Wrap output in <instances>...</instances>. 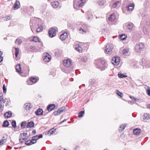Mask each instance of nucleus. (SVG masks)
<instances>
[{
  "label": "nucleus",
  "instance_id": "nucleus-52",
  "mask_svg": "<svg viewBox=\"0 0 150 150\" xmlns=\"http://www.w3.org/2000/svg\"><path fill=\"white\" fill-rule=\"evenodd\" d=\"M30 12L32 13L33 12L34 10L33 7L32 6H30Z\"/></svg>",
  "mask_w": 150,
  "mask_h": 150
},
{
  "label": "nucleus",
  "instance_id": "nucleus-60",
  "mask_svg": "<svg viewBox=\"0 0 150 150\" xmlns=\"http://www.w3.org/2000/svg\"><path fill=\"white\" fill-rule=\"evenodd\" d=\"M138 100H139V99L136 98H135V99L134 100V101L135 102H137V101H138Z\"/></svg>",
  "mask_w": 150,
  "mask_h": 150
},
{
  "label": "nucleus",
  "instance_id": "nucleus-55",
  "mask_svg": "<svg viewBox=\"0 0 150 150\" xmlns=\"http://www.w3.org/2000/svg\"><path fill=\"white\" fill-rule=\"evenodd\" d=\"M8 100L7 99H5L4 100V103H5L6 105L8 104Z\"/></svg>",
  "mask_w": 150,
  "mask_h": 150
},
{
  "label": "nucleus",
  "instance_id": "nucleus-30",
  "mask_svg": "<svg viewBox=\"0 0 150 150\" xmlns=\"http://www.w3.org/2000/svg\"><path fill=\"white\" fill-rule=\"evenodd\" d=\"M123 54L125 55H128L129 54V49L126 48L123 50Z\"/></svg>",
  "mask_w": 150,
  "mask_h": 150
},
{
  "label": "nucleus",
  "instance_id": "nucleus-13",
  "mask_svg": "<svg viewBox=\"0 0 150 150\" xmlns=\"http://www.w3.org/2000/svg\"><path fill=\"white\" fill-rule=\"evenodd\" d=\"M142 64L146 66V67H150V63L149 61H145L144 59H142Z\"/></svg>",
  "mask_w": 150,
  "mask_h": 150
},
{
  "label": "nucleus",
  "instance_id": "nucleus-64",
  "mask_svg": "<svg viewBox=\"0 0 150 150\" xmlns=\"http://www.w3.org/2000/svg\"><path fill=\"white\" fill-rule=\"evenodd\" d=\"M7 136L6 135H5V136H4L3 137V138L4 139H6V137L7 138Z\"/></svg>",
  "mask_w": 150,
  "mask_h": 150
},
{
  "label": "nucleus",
  "instance_id": "nucleus-35",
  "mask_svg": "<svg viewBox=\"0 0 150 150\" xmlns=\"http://www.w3.org/2000/svg\"><path fill=\"white\" fill-rule=\"evenodd\" d=\"M55 129H51L47 132L48 134H50V135L53 134V133L55 132Z\"/></svg>",
  "mask_w": 150,
  "mask_h": 150
},
{
  "label": "nucleus",
  "instance_id": "nucleus-32",
  "mask_svg": "<svg viewBox=\"0 0 150 150\" xmlns=\"http://www.w3.org/2000/svg\"><path fill=\"white\" fill-rule=\"evenodd\" d=\"M118 77L120 78H122L127 77V76L124 75V74H122L120 72L118 73Z\"/></svg>",
  "mask_w": 150,
  "mask_h": 150
},
{
  "label": "nucleus",
  "instance_id": "nucleus-8",
  "mask_svg": "<svg viewBox=\"0 0 150 150\" xmlns=\"http://www.w3.org/2000/svg\"><path fill=\"white\" fill-rule=\"evenodd\" d=\"M51 58V56L47 53L44 54L43 59L44 62H50Z\"/></svg>",
  "mask_w": 150,
  "mask_h": 150
},
{
  "label": "nucleus",
  "instance_id": "nucleus-33",
  "mask_svg": "<svg viewBox=\"0 0 150 150\" xmlns=\"http://www.w3.org/2000/svg\"><path fill=\"white\" fill-rule=\"evenodd\" d=\"M75 49L76 50L81 52L82 50V49L79 45H76Z\"/></svg>",
  "mask_w": 150,
  "mask_h": 150
},
{
  "label": "nucleus",
  "instance_id": "nucleus-23",
  "mask_svg": "<svg viewBox=\"0 0 150 150\" xmlns=\"http://www.w3.org/2000/svg\"><path fill=\"white\" fill-rule=\"evenodd\" d=\"M133 24L131 23H128L126 25L127 28L129 30H132L133 28Z\"/></svg>",
  "mask_w": 150,
  "mask_h": 150
},
{
  "label": "nucleus",
  "instance_id": "nucleus-57",
  "mask_svg": "<svg viewBox=\"0 0 150 150\" xmlns=\"http://www.w3.org/2000/svg\"><path fill=\"white\" fill-rule=\"evenodd\" d=\"M3 60V57H2L0 56V63Z\"/></svg>",
  "mask_w": 150,
  "mask_h": 150
},
{
  "label": "nucleus",
  "instance_id": "nucleus-2",
  "mask_svg": "<svg viewBox=\"0 0 150 150\" xmlns=\"http://www.w3.org/2000/svg\"><path fill=\"white\" fill-rule=\"evenodd\" d=\"M98 68L101 70L105 69L106 68V64L105 61L103 59H100L99 63L97 65Z\"/></svg>",
  "mask_w": 150,
  "mask_h": 150
},
{
  "label": "nucleus",
  "instance_id": "nucleus-15",
  "mask_svg": "<svg viewBox=\"0 0 150 150\" xmlns=\"http://www.w3.org/2000/svg\"><path fill=\"white\" fill-rule=\"evenodd\" d=\"M55 107V106L54 105L50 104L47 107V109L50 112L53 110Z\"/></svg>",
  "mask_w": 150,
  "mask_h": 150
},
{
  "label": "nucleus",
  "instance_id": "nucleus-7",
  "mask_svg": "<svg viewBox=\"0 0 150 150\" xmlns=\"http://www.w3.org/2000/svg\"><path fill=\"white\" fill-rule=\"evenodd\" d=\"M66 111L65 107H63L58 109L57 111H54V114L55 116L58 115Z\"/></svg>",
  "mask_w": 150,
  "mask_h": 150
},
{
  "label": "nucleus",
  "instance_id": "nucleus-62",
  "mask_svg": "<svg viewBox=\"0 0 150 150\" xmlns=\"http://www.w3.org/2000/svg\"><path fill=\"white\" fill-rule=\"evenodd\" d=\"M79 147L78 146H77L76 147H75V149L76 150H77L79 149Z\"/></svg>",
  "mask_w": 150,
  "mask_h": 150
},
{
  "label": "nucleus",
  "instance_id": "nucleus-14",
  "mask_svg": "<svg viewBox=\"0 0 150 150\" xmlns=\"http://www.w3.org/2000/svg\"><path fill=\"white\" fill-rule=\"evenodd\" d=\"M51 4L52 7L55 8H57L59 7V4L57 1H54L52 2Z\"/></svg>",
  "mask_w": 150,
  "mask_h": 150
},
{
  "label": "nucleus",
  "instance_id": "nucleus-11",
  "mask_svg": "<svg viewBox=\"0 0 150 150\" xmlns=\"http://www.w3.org/2000/svg\"><path fill=\"white\" fill-rule=\"evenodd\" d=\"M63 64L64 66L66 67H69L71 65V61L70 59H67L63 61Z\"/></svg>",
  "mask_w": 150,
  "mask_h": 150
},
{
  "label": "nucleus",
  "instance_id": "nucleus-54",
  "mask_svg": "<svg viewBox=\"0 0 150 150\" xmlns=\"http://www.w3.org/2000/svg\"><path fill=\"white\" fill-rule=\"evenodd\" d=\"M11 16H7V17L6 19V21H7L8 20H9L11 19Z\"/></svg>",
  "mask_w": 150,
  "mask_h": 150
},
{
  "label": "nucleus",
  "instance_id": "nucleus-63",
  "mask_svg": "<svg viewBox=\"0 0 150 150\" xmlns=\"http://www.w3.org/2000/svg\"><path fill=\"white\" fill-rule=\"evenodd\" d=\"M66 120L65 119L64 120H63L60 123V124H62V123H63L65 121H66Z\"/></svg>",
  "mask_w": 150,
  "mask_h": 150
},
{
  "label": "nucleus",
  "instance_id": "nucleus-48",
  "mask_svg": "<svg viewBox=\"0 0 150 150\" xmlns=\"http://www.w3.org/2000/svg\"><path fill=\"white\" fill-rule=\"evenodd\" d=\"M3 93H6V88L5 85V84H4L3 85Z\"/></svg>",
  "mask_w": 150,
  "mask_h": 150
},
{
  "label": "nucleus",
  "instance_id": "nucleus-6",
  "mask_svg": "<svg viewBox=\"0 0 150 150\" xmlns=\"http://www.w3.org/2000/svg\"><path fill=\"white\" fill-rule=\"evenodd\" d=\"M57 31L56 29L55 28H51L49 31L48 33L50 37L52 38L56 35Z\"/></svg>",
  "mask_w": 150,
  "mask_h": 150
},
{
  "label": "nucleus",
  "instance_id": "nucleus-18",
  "mask_svg": "<svg viewBox=\"0 0 150 150\" xmlns=\"http://www.w3.org/2000/svg\"><path fill=\"white\" fill-rule=\"evenodd\" d=\"M21 65L20 64H18L16 66V71L18 74H20L21 73Z\"/></svg>",
  "mask_w": 150,
  "mask_h": 150
},
{
  "label": "nucleus",
  "instance_id": "nucleus-22",
  "mask_svg": "<svg viewBox=\"0 0 150 150\" xmlns=\"http://www.w3.org/2000/svg\"><path fill=\"white\" fill-rule=\"evenodd\" d=\"M38 80V78H35L34 77H32L30 78V82H32L34 83L37 82Z\"/></svg>",
  "mask_w": 150,
  "mask_h": 150
},
{
  "label": "nucleus",
  "instance_id": "nucleus-61",
  "mask_svg": "<svg viewBox=\"0 0 150 150\" xmlns=\"http://www.w3.org/2000/svg\"><path fill=\"white\" fill-rule=\"evenodd\" d=\"M147 108H148L150 109V104H149L147 105Z\"/></svg>",
  "mask_w": 150,
  "mask_h": 150
},
{
  "label": "nucleus",
  "instance_id": "nucleus-16",
  "mask_svg": "<svg viewBox=\"0 0 150 150\" xmlns=\"http://www.w3.org/2000/svg\"><path fill=\"white\" fill-rule=\"evenodd\" d=\"M20 7V2L18 1H16V2L15 3L14 6V9L16 10L18 9Z\"/></svg>",
  "mask_w": 150,
  "mask_h": 150
},
{
  "label": "nucleus",
  "instance_id": "nucleus-28",
  "mask_svg": "<svg viewBox=\"0 0 150 150\" xmlns=\"http://www.w3.org/2000/svg\"><path fill=\"white\" fill-rule=\"evenodd\" d=\"M29 40L30 41H34L35 42H39V38L38 37H34L33 39H30Z\"/></svg>",
  "mask_w": 150,
  "mask_h": 150
},
{
  "label": "nucleus",
  "instance_id": "nucleus-47",
  "mask_svg": "<svg viewBox=\"0 0 150 150\" xmlns=\"http://www.w3.org/2000/svg\"><path fill=\"white\" fill-rule=\"evenodd\" d=\"M126 36L124 35H122L120 36V38L122 40H124L126 39Z\"/></svg>",
  "mask_w": 150,
  "mask_h": 150
},
{
  "label": "nucleus",
  "instance_id": "nucleus-49",
  "mask_svg": "<svg viewBox=\"0 0 150 150\" xmlns=\"http://www.w3.org/2000/svg\"><path fill=\"white\" fill-rule=\"evenodd\" d=\"M81 60L82 62H86L87 61V59L86 57H83L82 58Z\"/></svg>",
  "mask_w": 150,
  "mask_h": 150
},
{
  "label": "nucleus",
  "instance_id": "nucleus-29",
  "mask_svg": "<svg viewBox=\"0 0 150 150\" xmlns=\"http://www.w3.org/2000/svg\"><path fill=\"white\" fill-rule=\"evenodd\" d=\"M43 30V27L42 25H38V28L37 29V32H42Z\"/></svg>",
  "mask_w": 150,
  "mask_h": 150
},
{
  "label": "nucleus",
  "instance_id": "nucleus-17",
  "mask_svg": "<svg viewBox=\"0 0 150 150\" xmlns=\"http://www.w3.org/2000/svg\"><path fill=\"white\" fill-rule=\"evenodd\" d=\"M67 37V32H64L62 34L60 37V39L62 40H64Z\"/></svg>",
  "mask_w": 150,
  "mask_h": 150
},
{
  "label": "nucleus",
  "instance_id": "nucleus-38",
  "mask_svg": "<svg viewBox=\"0 0 150 150\" xmlns=\"http://www.w3.org/2000/svg\"><path fill=\"white\" fill-rule=\"evenodd\" d=\"M15 43L18 45H20L22 42V40L19 38H17L15 41Z\"/></svg>",
  "mask_w": 150,
  "mask_h": 150
},
{
  "label": "nucleus",
  "instance_id": "nucleus-41",
  "mask_svg": "<svg viewBox=\"0 0 150 150\" xmlns=\"http://www.w3.org/2000/svg\"><path fill=\"white\" fill-rule=\"evenodd\" d=\"M26 126V123L25 122H23L21 124V127L23 128H24ZM27 127H28V124L27 125Z\"/></svg>",
  "mask_w": 150,
  "mask_h": 150
},
{
  "label": "nucleus",
  "instance_id": "nucleus-42",
  "mask_svg": "<svg viewBox=\"0 0 150 150\" xmlns=\"http://www.w3.org/2000/svg\"><path fill=\"white\" fill-rule=\"evenodd\" d=\"M7 138L6 137V139H2L0 140V145L3 144L4 143H5L6 141V139Z\"/></svg>",
  "mask_w": 150,
  "mask_h": 150
},
{
  "label": "nucleus",
  "instance_id": "nucleus-20",
  "mask_svg": "<svg viewBox=\"0 0 150 150\" xmlns=\"http://www.w3.org/2000/svg\"><path fill=\"white\" fill-rule=\"evenodd\" d=\"M43 112V110L40 108L38 109L35 112V114L38 116L42 115Z\"/></svg>",
  "mask_w": 150,
  "mask_h": 150
},
{
  "label": "nucleus",
  "instance_id": "nucleus-10",
  "mask_svg": "<svg viewBox=\"0 0 150 150\" xmlns=\"http://www.w3.org/2000/svg\"><path fill=\"white\" fill-rule=\"evenodd\" d=\"M21 138H20L19 141L20 142H22L23 141H25L28 139L27 132L23 133L21 134Z\"/></svg>",
  "mask_w": 150,
  "mask_h": 150
},
{
  "label": "nucleus",
  "instance_id": "nucleus-37",
  "mask_svg": "<svg viewBox=\"0 0 150 150\" xmlns=\"http://www.w3.org/2000/svg\"><path fill=\"white\" fill-rule=\"evenodd\" d=\"M84 113V112L83 111H81L80 112L78 113V117H81L83 116Z\"/></svg>",
  "mask_w": 150,
  "mask_h": 150
},
{
  "label": "nucleus",
  "instance_id": "nucleus-51",
  "mask_svg": "<svg viewBox=\"0 0 150 150\" xmlns=\"http://www.w3.org/2000/svg\"><path fill=\"white\" fill-rule=\"evenodd\" d=\"M3 98L2 93H0V101H2L3 100Z\"/></svg>",
  "mask_w": 150,
  "mask_h": 150
},
{
  "label": "nucleus",
  "instance_id": "nucleus-4",
  "mask_svg": "<svg viewBox=\"0 0 150 150\" xmlns=\"http://www.w3.org/2000/svg\"><path fill=\"white\" fill-rule=\"evenodd\" d=\"M144 45L142 43H140L137 45L135 47V50L136 52L140 53L144 48Z\"/></svg>",
  "mask_w": 150,
  "mask_h": 150
},
{
  "label": "nucleus",
  "instance_id": "nucleus-36",
  "mask_svg": "<svg viewBox=\"0 0 150 150\" xmlns=\"http://www.w3.org/2000/svg\"><path fill=\"white\" fill-rule=\"evenodd\" d=\"M145 88L146 91L147 93L149 96H150V88L148 86L145 87Z\"/></svg>",
  "mask_w": 150,
  "mask_h": 150
},
{
  "label": "nucleus",
  "instance_id": "nucleus-12",
  "mask_svg": "<svg viewBox=\"0 0 150 150\" xmlns=\"http://www.w3.org/2000/svg\"><path fill=\"white\" fill-rule=\"evenodd\" d=\"M126 8L127 11H131L134 9V5L133 4H130L127 6Z\"/></svg>",
  "mask_w": 150,
  "mask_h": 150
},
{
  "label": "nucleus",
  "instance_id": "nucleus-59",
  "mask_svg": "<svg viewBox=\"0 0 150 150\" xmlns=\"http://www.w3.org/2000/svg\"><path fill=\"white\" fill-rule=\"evenodd\" d=\"M25 144L27 145H28V141L27 140L25 142Z\"/></svg>",
  "mask_w": 150,
  "mask_h": 150
},
{
  "label": "nucleus",
  "instance_id": "nucleus-43",
  "mask_svg": "<svg viewBox=\"0 0 150 150\" xmlns=\"http://www.w3.org/2000/svg\"><path fill=\"white\" fill-rule=\"evenodd\" d=\"M116 93L120 97L122 98L123 97V94L118 90H116Z\"/></svg>",
  "mask_w": 150,
  "mask_h": 150
},
{
  "label": "nucleus",
  "instance_id": "nucleus-53",
  "mask_svg": "<svg viewBox=\"0 0 150 150\" xmlns=\"http://www.w3.org/2000/svg\"><path fill=\"white\" fill-rule=\"evenodd\" d=\"M28 103H25L24 105V108L26 110H27L28 108Z\"/></svg>",
  "mask_w": 150,
  "mask_h": 150
},
{
  "label": "nucleus",
  "instance_id": "nucleus-5",
  "mask_svg": "<svg viewBox=\"0 0 150 150\" xmlns=\"http://www.w3.org/2000/svg\"><path fill=\"white\" fill-rule=\"evenodd\" d=\"M113 48L112 45L110 44L107 45L106 46L105 50L106 52L108 54H111Z\"/></svg>",
  "mask_w": 150,
  "mask_h": 150
},
{
  "label": "nucleus",
  "instance_id": "nucleus-31",
  "mask_svg": "<svg viewBox=\"0 0 150 150\" xmlns=\"http://www.w3.org/2000/svg\"><path fill=\"white\" fill-rule=\"evenodd\" d=\"M127 125V124H124L123 125H121L120 126V129L119 130L120 132H121L122 130L124 129L126 127Z\"/></svg>",
  "mask_w": 150,
  "mask_h": 150
},
{
  "label": "nucleus",
  "instance_id": "nucleus-40",
  "mask_svg": "<svg viewBox=\"0 0 150 150\" xmlns=\"http://www.w3.org/2000/svg\"><path fill=\"white\" fill-rule=\"evenodd\" d=\"M143 31L145 35H148L149 34V31L146 28H144Z\"/></svg>",
  "mask_w": 150,
  "mask_h": 150
},
{
  "label": "nucleus",
  "instance_id": "nucleus-58",
  "mask_svg": "<svg viewBox=\"0 0 150 150\" xmlns=\"http://www.w3.org/2000/svg\"><path fill=\"white\" fill-rule=\"evenodd\" d=\"M130 98L132 100H134L135 98H134V97L130 96Z\"/></svg>",
  "mask_w": 150,
  "mask_h": 150
},
{
  "label": "nucleus",
  "instance_id": "nucleus-56",
  "mask_svg": "<svg viewBox=\"0 0 150 150\" xmlns=\"http://www.w3.org/2000/svg\"><path fill=\"white\" fill-rule=\"evenodd\" d=\"M32 133L33 134H35L36 133V131L35 130H33L32 132Z\"/></svg>",
  "mask_w": 150,
  "mask_h": 150
},
{
  "label": "nucleus",
  "instance_id": "nucleus-39",
  "mask_svg": "<svg viewBox=\"0 0 150 150\" xmlns=\"http://www.w3.org/2000/svg\"><path fill=\"white\" fill-rule=\"evenodd\" d=\"M15 56L17 57L19 53V49L18 48L15 47Z\"/></svg>",
  "mask_w": 150,
  "mask_h": 150
},
{
  "label": "nucleus",
  "instance_id": "nucleus-21",
  "mask_svg": "<svg viewBox=\"0 0 150 150\" xmlns=\"http://www.w3.org/2000/svg\"><path fill=\"white\" fill-rule=\"evenodd\" d=\"M87 28V26L86 25H83L81 28L79 29V31L82 30V33H83L84 32H86V30Z\"/></svg>",
  "mask_w": 150,
  "mask_h": 150
},
{
  "label": "nucleus",
  "instance_id": "nucleus-45",
  "mask_svg": "<svg viewBox=\"0 0 150 150\" xmlns=\"http://www.w3.org/2000/svg\"><path fill=\"white\" fill-rule=\"evenodd\" d=\"M11 125H12V126L14 128H16V122L14 120L13 121L11 122Z\"/></svg>",
  "mask_w": 150,
  "mask_h": 150
},
{
  "label": "nucleus",
  "instance_id": "nucleus-27",
  "mask_svg": "<svg viewBox=\"0 0 150 150\" xmlns=\"http://www.w3.org/2000/svg\"><path fill=\"white\" fill-rule=\"evenodd\" d=\"M115 15L114 13H113L110 15L108 18L109 20L110 21H113L115 19Z\"/></svg>",
  "mask_w": 150,
  "mask_h": 150
},
{
  "label": "nucleus",
  "instance_id": "nucleus-3",
  "mask_svg": "<svg viewBox=\"0 0 150 150\" xmlns=\"http://www.w3.org/2000/svg\"><path fill=\"white\" fill-rule=\"evenodd\" d=\"M43 135L42 134H40L39 135H36L32 137V139L29 143V145H31L36 142L37 140L40 138H42Z\"/></svg>",
  "mask_w": 150,
  "mask_h": 150
},
{
  "label": "nucleus",
  "instance_id": "nucleus-25",
  "mask_svg": "<svg viewBox=\"0 0 150 150\" xmlns=\"http://www.w3.org/2000/svg\"><path fill=\"white\" fill-rule=\"evenodd\" d=\"M133 133L134 134L136 135H138L141 132V130L140 129L137 128L134 129L133 130Z\"/></svg>",
  "mask_w": 150,
  "mask_h": 150
},
{
  "label": "nucleus",
  "instance_id": "nucleus-50",
  "mask_svg": "<svg viewBox=\"0 0 150 150\" xmlns=\"http://www.w3.org/2000/svg\"><path fill=\"white\" fill-rule=\"evenodd\" d=\"M98 4L99 5L102 6L104 4V2L102 1H100L98 2Z\"/></svg>",
  "mask_w": 150,
  "mask_h": 150
},
{
  "label": "nucleus",
  "instance_id": "nucleus-9",
  "mask_svg": "<svg viewBox=\"0 0 150 150\" xmlns=\"http://www.w3.org/2000/svg\"><path fill=\"white\" fill-rule=\"evenodd\" d=\"M120 59L119 57H114L112 58L111 62L114 65H118L120 62Z\"/></svg>",
  "mask_w": 150,
  "mask_h": 150
},
{
  "label": "nucleus",
  "instance_id": "nucleus-44",
  "mask_svg": "<svg viewBox=\"0 0 150 150\" xmlns=\"http://www.w3.org/2000/svg\"><path fill=\"white\" fill-rule=\"evenodd\" d=\"M34 123L33 122H29V127L31 128L34 127Z\"/></svg>",
  "mask_w": 150,
  "mask_h": 150
},
{
  "label": "nucleus",
  "instance_id": "nucleus-46",
  "mask_svg": "<svg viewBox=\"0 0 150 150\" xmlns=\"http://www.w3.org/2000/svg\"><path fill=\"white\" fill-rule=\"evenodd\" d=\"M95 82V80L94 79H92L90 80L89 83L91 85L94 84Z\"/></svg>",
  "mask_w": 150,
  "mask_h": 150
},
{
  "label": "nucleus",
  "instance_id": "nucleus-26",
  "mask_svg": "<svg viewBox=\"0 0 150 150\" xmlns=\"http://www.w3.org/2000/svg\"><path fill=\"white\" fill-rule=\"evenodd\" d=\"M121 5L120 2L118 1H115L114 2L112 5V7L113 8H115L117 5Z\"/></svg>",
  "mask_w": 150,
  "mask_h": 150
},
{
  "label": "nucleus",
  "instance_id": "nucleus-24",
  "mask_svg": "<svg viewBox=\"0 0 150 150\" xmlns=\"http://www.w3.org/2000/svg\"><path fill=\"white\" fill-rule=\"evenodd\" d=\"M150 118V116L149 114L147 113L144 114L143 119L144 120L146 121Z\"/></svg>",
  "mask_w": 150,
  "mask_h": 150
},
{
  "label": "nucleus",
  "instance_id": "nucleus-1",
  "mask_svg": "<svg viewBox=\"0 0 150 150\" xmlns=\"http://www.w3.org/2000/svg\"><path fill=\"white\" fill-rule=\"evenodd\" d=\"M86 0H74L73 6L75 9H78L83 6Z\"/></svg>",
  "mask_w": 150,
  "mask_h": 150
},
{
  "label": "nucleus",
  "instance_id": "nucleus-34",
  "mask_svg": "<svg viewBox=\"0 0 150 150\" xmlns=\"http://www.w3.org/2000/svg\"><path fill=\"white\" fill-rule=\"evenodd\" d=\"M9 125V123L8 122L7 120H6L4 121L3 124V127H8Z\"/></svg>",
  "mask_w": 150,
  "mask_h": 150
},
{
  "label": "nucleus",
  "instance_id": "nucleus-19",
  "mask_svg": "<svg viewBox=\"0 0 150 150\" xmlns=\"http://www.w3.org/2000/svg\"><path fill=\"white\" fill-rule=\"evenodd\" d=\"M12 114V113L11 111H8L5 113L4 115V117L6 119L8 118L11 117Z\"/></svg>",
  "mask_w": 150,
  "mask_h": 150
}]
</instances>
